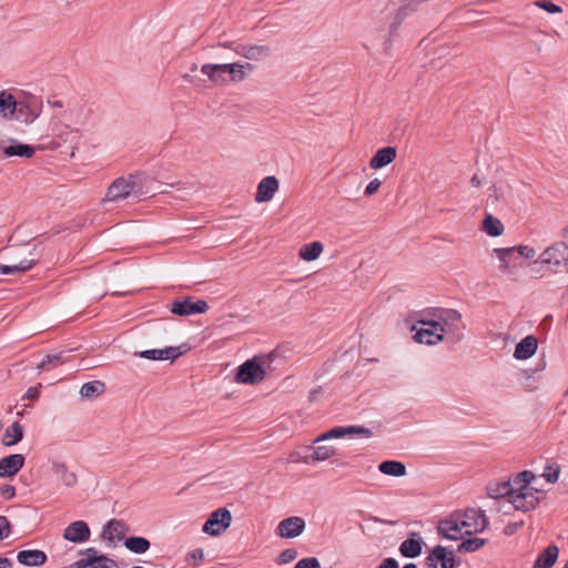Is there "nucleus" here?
I'll return each instance as SVG.
<instances>
[{
  "label": "nucleus",
  "mask_w": 568,
  "mask_h": 568,
  "mask_svg": "<svg viewBox=\"0 0 568 568\" xmlns=\"http://www.w3.org/2000/svg\"><path fill=\"white\" fill-rule=\"evenodd\" d=\"M0 494L4 499L10 500L16 496V488L12 485L4 484L0 488Z\"/></svg>",
  "instance_id": "52"
},
{
  "label": "nucleus",
  "mask_w": 568,
  "mask_h": 568,
  "mask_svg": "<svg viewBox=\"0 0 568 568\" xmlns=\"http://www.w3.org/2000/svg\"><path fill=\"white\" fill-rule=\"evenodd\" d=\"M80 136V131L78 129H72L70 125L64 124L54 134V138L51 142V148L57 149L64 144H69L72 150H74L79 144Z\"/></svg>",
  "instance_id": "15"
},
{
  "label": "nucleus",
  "mask_w": 568,
  "mask_h": 568,
  "mask_svg": "<svg viewBox=\"0 0 568 568\" xmlns=\"http://www.w3.org/2000/svg\"><path fill=\"white\" fill-rule=\"evenodd\" d=\"M509 501L513 504L515 509L521 511H529L534 509L538 503V498L530 490H514Z\"/></svg>",
  "instance_id": "19"
},
{
  "label": "nucleus",
  "mask_w": 568,
  "mask_h": 568,
  "mask_svg": "<svg viewBox=\"0 0 568 568\" xmlns=\"http://www.w3.org/2000/svg\"><path fill=\"white\" fill-rule=\"evenodd\" d=\"M456 515L468 536L484 531L488 525V519L481 509L467 508L463 513H456Z\"/></svg>",
  "instance_id": "5"
},
{
  "label": "nucleus",
  "mask_w": 568,
  "mask_h": 568,
  "mask_svg": "<svg viewBox=\"0 0 568 568\" xmlns=\"http://www.w3.org/2000/svg\"><path fill=\"white\" fill-rule=\"evenodd\" d=\"M354 435L369 438L373 435V433L369 428H366L364 426H357V425L336 426V427H333L332 429L325 432L324 434L320 435L318 437H316L314 439V444L317 445L318 443L327 440V439H338V438H344L345 436H354Z\"/></svg>",
  "instance_id": "10"
},
{
  "label": "nucleus",
  "mask_w": 568,
  "mask_h": 568,
  "mask_svg": "<svg viewBox=\"0 0 568 568\" xmlns=\"http://www.w3.org/2000/svg\"><path fill=\"white\" fill-rule=\"evenodd\" d=\"M514 490H515V487L513 486L510 480L490 483L487 486V495L490 498H495V499L507 497L509 500L511 495L514 494Z\"/></svg>",
  "instance_id": "29"
},
{
  "label": "nucleus",
  "mask_w": 568,
  "mask_h": 568,
  "mask_svg": "<svg viewBox=\"0 0 568 568\" xmlns=\"http://www.w3.org/2000/svg\"><path fill=\"white\" fill-rule=\"evenodd\" d=\"M254 65L250 62L234 63H206L201 67V72L216 85H225L227 82H242L246 72H252Z\"/></svg>",
  "instance_id": "1"
},
{
  "label": "nucleus",
  "mask_w": 568,
  "mask_h": 568,
  "mask_svg": "<svg viewBox=\"0 0 568 568\" xmlns=\"http://www.w3.org/2000/svg\"><path fill=\"white\" fill-rule=\"evenodd\" d=\"M559 475H560V466L556 463L546 465L545 470L542 473V477L548 483H551V484H554L558 480Z\"/></svg>",
  "instance_id": "45"
},
{
  "label": "nucleus",
  "mask_w": 568,
  "mask_h": 568,
  "mask_svg": "<svg viewBox=\"0 0 568 568\" xmlns=\"http://www.w3.org/2000/svg\"><path fill=\"white\" fill-rule=\"evenodd\" d=\"M124 546L134 554H144L151 544L144 537H129L124 540Z\"/></svg>",
  "instance_id": "38"
},
{
  "label": "nucleus",
  "mask_w": 568,
  "mask_h": 568,
  "mask_svg": "<svg viewBox=\"0 0 568 568\" xmlns=\"http://www.w3.org/2000/svg\"><path fill=\"white\" fill-rule=\"evenodd\" d=\"M231 511L224 507L214 510L203 525L202 530L210 536H220L231 525Z\"/></svg>",
  "instance_id": "8"
},
{
  "label": "nucleus",
  "mask_w": 568,
  "mask_h": 568,
  "mask_svg": "<svg viewBox=\"0 0 568 568\" xmlns=\"http://www.w3.org/2000/svg\"><path fill=\"white\" fill-rule=\"evenodd\" d=\"M378 568H398V562L394 558L388 557L381 562Z\"/></svg>",
  "instance_id": "56"
},
{
  "label": "nucleus",
  "mask_w": 568,
  "mask_h": 568,
  "mask_svg": "<svg viewBox=\"0 0 568 568\" xmlns=\"http://www.w3.org/2000/svg\"><path fill=\"white\" fill-rule=\"evenodd\" d=\"M219 45L231 49L236 54L251 61H261L271 54V49L267 45H257L248 43H237L236 45H234V42L219 43Z\"/></svg>",
  "instance_id": "9"
},
{
  "label": "nucleus",
  "mask_w": 568,
  "mask_h": 568,
  "mask_svg": "<svg viewBox=\"0 0 568 568\" xmlns=\"http://www.w3.org/2000/svg\"><path fill=\"white\" fill-rule=\"evenodd\" d=\"M514 247L508 248H495L494 253L497 255V257L500 260L501 265L500 268L503 271H506L508 268V256L514 252Z\"/></svg>",
  "instance_id": "46"
},
{
  "label": "nucleus",
  "mask_w": 568,
  "mask_h": 568,
  "mask_svg": "<svg viewBox=\"0 0 568 568\" xmlns=\"http://www.w3.org/2000/svg\"><path fill=\"white\" fill-rule=\"evenodd\" d=\"M336 455V448L333 445H317L311 455L312 462H324Z\"/></svg>",
  "instance_id": "40"
},
{
  "label": "nucleus",
  "mask_w": 568,
  "mask_h": 568,
  "mask_svg": "<svg viewBox=\"0 0 568 568\" xmlns=\"http://www.w3.org/2000/svg\"><path fill=\"white\" fill-rule=\"evenodd\" d=\"M559 549L556 545H549L536 559L531 568H551L557 558Z\"/></svg>",
  "instance_id": "30"
},
{
  "label": "nucleus",
  "mask_w": 568,
  "mask_h": 568,
  "mask_svg": "<svg viewBox=\"0 0 568 568\" xmlns=\"http://www.w3.org/2000/svg\"><path fill=\"white\" fill-rule=\"evenodd\" d=\"M85 555L87 568H119L115 560L105 555H99L95 548H88Z\"/></svg>",
  "instance_id": "23"
},
{
  "label": "nucleus",
  "mask_w": 568,
  "mask_h": 568,
  "mask_svg": "<svg viewBox=\"0 0 568 568\" xmlns=\"http://www.w3.org/2000/svg\"><path fill=\"white\" fill-rule=\"evenodd\" d=\"M34 258L30 260H22L18 264L14 265H1L0 264V274H13V273H20L31 270L36 264Z\"/></svg>",
  "instance_id": "39"
},
{
  "label": "nucleus",
  "mask_w": 568,
  "mask_h": 568,
  "mask_svg": "<svg viewBox=\"0 0 568 568\" xmlns=\"http://www.w3.org/2000/svg\"><path fill=\"white\" fill-rule=\"evenodd\" d=\"M315 397H316V392L315 390L311 392L310 398L313 400V399H315Z\"/></svg>",
  "instance_id": "64"
},
{
  "label": "nucleus",
  "mask_w": 568,
  "mask_h": 568,
  "mask_svg": "<svg viewBox=\"0 0 568 568\" xmlns=\"http://www.w3.org/2000/svg\"><path fill=\"white\" fill-rule=\"evenodd\" d=\"M203 556H204L203 550H202L201 548H196V549H194V550L190 554V559H189V561H190L191 559H192V560H194V561H196V560H202V559H203Z\"/></svg>",
  "instance_id": "57"
},
{
  "label": "nucleus",
  "mask_w": 568,
  "mask_h": 568,
  "mask_svg": "<svg viewBox=\"0 0 568 568\" xmlns=\"http://www.w3.org/2000/svg\"><path fill=\"white\" fill-rule=\"evenodd\" d=\"M517 251L521 256L526 258H532L536 255L535 248L528 245H519L517 247Z\"/></svg>",
  "instance_id": "53"
},
{
  "label": "nucleus",
  "mask_w": 568,
  "mask_h": 568,
  "mask_svg": "<svg viewBox=\"0 0 568 568\" xmlns=\"http://www.w3.org/2000/svg\"><path fill=\"white\" fill-rule=\"evenodd\" d=\"M521 526H523V521H520V523H510V524H508V525H506V526H505V528H504V534H505L506 536H511V535H514V534L518 530V528H519V527H521Z\"/></svg>",
  "instance_id": "55"
},
{
  "label": "nucleus",
  "mask_w": 568,
  "mask_h": 568,
  "mask_svg": "<svg viewBox=\"0 0 568 568\" xmlns=\"http://www.w3.org/2000/svg\"><path fill=\"white\" fill-rule=\"evenodd\" d=\"M186 349L181 351V347L169 346L163 349H148L136 353L138 356L142 358H146L150 361H163L171 359L174 361L179 356H181Z\"/></svg>",
  "instance_id": "21"
},
{
  "label": "nucleus",
  "mask_w": 568,
  "mask_h": 568,
  "mask_svg": "<svg viewBox=\"0 0 568 568\" xmlns=\"http://www.w3.org/2000/svg\"><path fill=\"white\" fill-rule=\"evenodd\" d=\"M0 568H12V561L6 557H0Z\"/></svg>",
  "instance_id": "58"
},
{
  "label": "nucleus",
  "mask_w": 568,
  "mask_h": 568,
  "mask_svg": "<svg viewBox=\"0 0 568 568\" xmlns=\"http://www.w3.org/2000/svg\"><path fill=\"white\" fill-rule=\"evenodd\" d=\"M48 103L52 106V108H63V102L61 100H49Z\"/></svg>",
  "instance_id": "59"
},
{
  "label": "nucleus",
  "mask_w": 568,
  "mask_h": 568,
  "mask_svg": "<svg viewBox=\"0 0 568 568\" xmlns=\"http://www.w3.org/2000/svg\"><path fill=\"white\" fill-rule=\"evenodd\" d=\"M403 568H417V566L413 562L406 564Z\"/></svg>",
  "instance_id": "63"
},
{
  "label": "nucleus",
  "mask_w": 568,
  "mask_h": 568,
  "mask_svg": "<svg viewBox=\"0 0 568 568\" xmlns=\"http://www.w3.org/2000/svg\"><path fill=\"white\" fill-rule=\"evenodd\" d=\"M294 568H321V564L317 558L307 557L298 560Z\"/></svg>",
  "instance_id": "49"
},
{
  "label": "nucleus",
  "mask_w": 568,
  "mask_h": 568,
  "mask_svg": "<svg viewBox=\"0 0 568 568\" xmlns=\"http://www.w3.org/2000/svg\"><path fill=\"white\" fill-rule=\"evenodd\" d=\"M10 523L7 517L0 516V540L6 539L10 535Z\"/></svg>",
  "instance_id": "50"
},
{
  "label": "nucleus",
  "mask_w": 568,
  "mask_h": 568,
  "mask_svg": "<svg viewBox=\"0 0 568 568\" xmlns=\"http://www.w3.org/2000/svg\"><path fill=\"white\" fill-rule=\"evenodd\" d=\"M562 237L568 241V225L562 229Z\"/></svg>",
  "instance_id": "62"
},
{
  "label": "nucleus",
  "mask_w": 568,
  "mask_h": 568,
  "mask_svg": "<svg viewBox=\"0 0 568 568\" xmlns=\"http://www.w3.org/2000/svg\"><path fill=\"white\" fill-rule=\"evenodd\" d=\"M90 114L91 111L83 103L73 102L68 104L63 118L74 124L83 125L89 121Z\"/></svg>",
  "instance_id": "22"
},
{
  "label": "nucleus",
  "mask_w": 568,
  "mask_h": 568,
  "mask_svg": "<svg viewBox=\"0 0 568 568\" xmlns=\"http://www.w3.org/2000/svg\"><path fill=\"white\" fill-rule=\"evenodd\" d=\"M278 189V180L273 176H265L257 185L255 201L257 203L268 202L273 199L274 193Z\"/></svg>",
  "instance_id": "20"
},
{
  "label": "nucleus",
  "mask_w": 568,
  "mask_h": 568,
  "mask_svg": "<svg viewBox=\"0 0 568 568\" xmlns=\"http://www.w3.org/2000/svg\"><path fill=\"white\" fill-rule=\"evenodd\" d=\"M437 532L449 540H458L466 535L464 528L459 524V518L456 513H454L449 518L438 521Z\"/></svg>",
  "instance_id": "13"
},
{
  "label": "nucleus",
  "mask_w": 568,
  "mask_h": 568,
  "mask_svg": "<svg viewBox=\"0 0 568 568\" xmlns=\"http://www.w3.org/2000/svg\"><path fill=\"white\" fill-rule=\"evenodd\" d=\"M17 559L23 566L40 567L45 564L47 555L38 549L21 550L18 552Z\"/></svg>",
  "instance_id": "24"
},
{
  "label": "nucleus",
  "mask_w": 568,
  "mask_h": 568,
  "mask_svg": "<svg viewBox=\"0 0 568 568\" xmlns=\"http://www.w3.org/2000/svg\"><path fill=\"white\" fill-rule=\"evenodd\" d=\"M378 470L385 475L402 477L406 475V467L398 460H385L378 465Z\"/></svg>",
  "instance_id": "33"
},
{
  "label": "nucleus",
  "mask_w": 568,
  "mask_h": 568,
  "mask_svg": "<svg viewBox=\"0 0 568 568\" xmlns=\"http://www.w3.org/2000/svg\"><path fill=\"white\" fill-rule=\"evenodd\" d=\"M138 180L139 175L134 174L115 179L108 189L105 200L115 202L128 197L132 193H141V184Z\"/></svg>",
  "instance_id": "4"
},
{
  "label": "nucleus",
  "mask_w": 568,
  "mask_h": 568,
  "mask_svg": "<svg viewBox=\"0 0 568 568\" xmlns=\"http://www.w3.org/2000/svg\"><path fill=\"white\" fill-rule=\"evenodd\" d=\"M535 4L538 8L542 9L549 13H561L562 12V8L560 6H557L549 0H538L535 2Z\"/></svg>",
  "instance_id": "48"
},
{
  "label": "nucleus",
  "mask_w": 568,
  "mask_h": 568,
  "mask_svg": "<svg viewBox=\"0 0 568 568\" xmlns=\"http://www.w3.org/2000/svg\"><path fill=\"white\" fill-rule=\"evenodd\" d=\"M436 322H440L443 335H453L454 341H460L465 325L462 323V315L456 310L435 308L432 312Z\"/></svg>",
  "instance_id": "3"
},
{
  "label": "nucleus",
  "mask_w": 568,
  "mask_h": 568,
  "mask_svg": "<svg viewBox=\"0 0 568 568\" xmlns=\"http://www.w3.org/2000/svg\"><path fill=\"white\" fill-rule=\"evenodd\" d=\"M399 551L406 558H416L422 554V540L408 538L400 544Z\"/></svg>",
  "instance_id": "34"
},
{
  "label": "nucleus",
  "mask_w": 568,
  "mask_h": 568,
  "mask_svg": "<svg viewBox=\"0 0 568 568\" xmlns=\"http://www.w3.org/2000/svg\"><path fill=\"white\" fill-rule=\"evenodd\" d=\"M486 542V539L479 538V537H471L468 539L463 540L459 545L457 550L459 552H474L478 549H480Z\"/></svg>",
  "instance_id": "43"
},
{
  "label": "nucleus",
  "mask_w": 568,
  "mask_h": 568,
  "mask_svg": "<svg viewBox=\"0 0 568 568\" xmlns=\"http://www.w3.org/2000/svg\"><path fill=\"white\" fill-rule=\"evenodd\" d=\"M23 438V427L19 422H14L10 425L2 437V444L7 447L17 445Z\"/></svg>",
  "instance_id": "31"
},
{
  "label": "nucleus",
  "mask_w": 568,
  "mask_h": 568,
  "mask_svg": "<svg viewBox=\"0 0 568 568\" xmlns=\"http://www.w3.org/2000/svg\"><path fill=\"white\" fill-rule=\"evenodd\" d=\"M417 323L426 325L428 328L417 329L416 326H413V331H416L414 335L416 342L426 345H436L444 339L440 322H436V320H417Z\"/></svg>",
  "instance_id": "7"
},
{
  "label": "nucleus",
  "mask_w": 568,
  "mask_h": 568,
  "mask_svg": "<svg viewBox=\"0 0 568 568\" xmlns=\"http://www.w3.org/2000/svg\"><path fill=\"white\" fill-rule=\"evenodd\" d=\"M537 351V338L532 335L524 337L517 345L514 352V357L517 359H528Z\"/></svg>",
  "instance_id": "26"
},
{
  "label": "nucleus",
  "mask_w": 568,
  "mask_h": 568,
  "mask_svg": "<svg viewBox=\"0 0 568 568\" xmlns=\"http://www.w3.org/2000/svg\"><path fill=\"white\" fill-rule=\"evenodd\" d=\"M323 252V244L318 241L303 245L300 250V257L304 261H315Z\"/></svg>",
  "instance_id": "36"
},
{
  "label": "nucleus",
  "mask_w": 568,
  "mask_h": 568,
  "mask_svg": "<svg viewBox=\"0 0 568 568\" xmlns=\"http://www.w3.org/2000/svg\"><path fill=\"white\" fill-rule=\"evenodd\" d=\"M21 111V102H18L14 97L7 92H0V114L3 118H11L16 114V111Z\"/></svg>",
  "instance_id": "28"
},
{
  "label": "nucleus",
  "mask_w": 568,
  "mask_h": 568,
  "mask_svg": "<svg viewBox=\"0 0 568 568\" xmlns=\"http://www.w3.org/2000/svg\"><path fill=\"white\" fill-rule=\"evenodd\" d=\"M425 1L426 0H407V2L398 10V12H397L398 21L396 23L392 24V27H390L392 31L400 22L402 19H404L409 12L415 11L417 6Z\"/></svg>",
  "instance_id": "44"
},
{
  "label": "nucleus",
  "mask_w": 568,
  "mask_h": 568,
  "mask_svg": "<svg viewBox=\"0 0 568 568\" xmlns=\"http://www.w3.org/2000/svg\"><path fill=\"white\" fill-rule=\"evenodd\" d=\"M24 109H27V105L21 102V111L17 110L16 114L13 116H16V119L19 120L21 118V114L23 113Z\"/></svg>",
  "instance_id": "61"
},
{
  "label": "nucleus",
  "mask_w": 568,
  "mask_h": 568,
  "mask_svg": "<svg viewBox=\"0 0 568 568\" xmlns=\"http://www.w3.org/2000/svg\"><path fill=\"white\" fill-rule=\"evenodd\" d=\"M297 557V550L295 548H288L283 550L277 558L278 565H285L292 562Z\"/></svg>",
  "instance_id": "47"
},
{
  "label": "nucleus",
  "mask_w": 568,
  "mask_h": 568,
  "mask_svg": "<svg viewBox=\"0 0 568 568\" xmlns=\"http://www.w3.org/2000/svg\"><path fill=\"white\" fill-rule=\"evenodd\" d=\"M105 389V385L101 381H92L84 383L80 389V395L83 398H94L101 395Z\"/></svg>",
  "instance_id": "37"
},
{
  "label": "nucleus",
  "mask_w": 568,
  "mask_h": 568,
  "mask_svg": "<svg viewBox=\"0 0 568 568\" xmlns=\"http://www.w3.org/2000/svg\"><path fill=\"white\" fill-rule=\"evenodd\" d=\"M90 536V528L83 520L71 523L63 531V538L75 544L88 541Z\"/></svg>",
  "instance_id": "17"
},
{
  "label": "nucleus",
  "mask_w": 568,
  "mask_h": 568,
  "mask_svg": "<svg viewBox=\"0 0 568 568\" xmlns=\"http://www.w3.org/2000/svg\"><path fill=\"white\" fill-rule=\"evenodd\" d=\"M470 182L475 187H478L481 184L479 178L476 174L471 178Z\"/></svg>",
  "instance_id": "60"
},
{
  "label": "nucleus",
  "mask_w": 568,
  "mask_h": 568,
  "mask_svg": "<svg viewBox=\"0 0 568 568\" xmlns=\"http://www.w3.org/2000/svg\"><path fill=\"white\" fill-rule=\"evenodd\" d=\"M535 479V474L529 470H524L517 474L510 483L516 490H530L528 485Z\"/></svg>",
  "instance_id": "41"
},
{
  "label": "nucleus",
  "mask_w": 568,
  "mask_h": 568,
  "mask_svg": "<svg viewBox=\"0 0 568 568\" xmlns=\"http://www.w3.org/2000/svg\"><path fill=\"white\" fill-rule=\"evenodd\" d=\"M26 458L22 454H11L0 459V477H13L24 466Z\"/></svg>",
  "instance_id": "18"
},
{
  "label": "nucleus",
  "mask_w": 568,
  "mask_h": 568,
  "mask_svg": "<svg viewBox=\"0 0 568 568\" xmlns=\"http://www.w3.org/2000/svg\"><path fill=\"white\" fill-rule=\"evenodd\" d=\"M40 387H41V384L39 386L29 387L28 390L26 392L23 398L30 399V400L38 399L40 396Z\"/></svg>",
  "instance_id": "54"
},
{
  "label": "nucleus",
  "mask_w": 568,
  "mask_h": 568,
  "mask_svg": "<svg viewBox=\"0 0 568 568\" xmlns=\"http://www.w3.org/2000/svg\"><path fill=\"white\" fill-rule=\"evenodd\" d=\"M128 531L129 526L126 523L119 519H111L104 525L101 537L103 540L114 544L115 541H121Z\"/></svg>",
  "instance_id": "16"
},
{
  "label": "nucleus",
  "mask_w": 568,
  "mask_h": 568,
  "mask_svg": "<svg viewBox=\"0 0 568 568\" xmlns=\"http://www.w3.org/2000/svg\"><path fill=\"white\" fill-rule=\"evenodd\" d=\"M397 151L394 146L379 149L369 161V166L374 170L382 169L396 159Z\"/></svg>",
  "instance_id": "25"
},
{
  "label": "nucleus",
  "mask_w": 568,
  "mask_h": 568,
  "mask_svg": "<svg viewBox=\"0 0 568 568\" xmlns=\"http://www.w3.org/2000/svg\"><path fill=\"white\" fill-rule=\"evenodd\" d=\"M209 305L204 300L193 302L191 297L183 300H174L172 302L171 312L179 316H186L192 314H203L207 311Z\"/></svg>",
  "instance_id": "12"
},
{
  "label": "nucleus",
  "mask_w": 568,
  "mask_h": 568,
  "mask_svg": "<svg viewBox=\"0 0 568 568\" xmlns=\"http://www.w3.org/2000/svg\"><path fill=\"white\" fill-rule=\"evenodd\" d=\"M52 470L67 487H72L78 481L77 475L64 463L53 462Z\"/></svg>",
  "instance_id": "32"
},
{
  "label": "nucleus",
  "mask_w": 568,
  "mask_h": 568,
  "mask_svg": "<svg viewBox=\"0 0 568 568\" xmlns=\"http://www.w3.org/2000/svg\"><path fill=\"white\" fill-rule=\"evenodd\" d=\"M483 230L490 236H499L504 232V225L499 219L487 213L483 221Z\"/></svg>",
  "instance_id": "35"
},
{
  "label": "nucleus",
  "mask_w": 568,
  "mask_h": 568,
  "mask_svg": "<svg viewBox=\"0 0 568 568\" xmlns=\"http://www.w3.org/2000/svg\"><path fill=\"white\" fill-rule=\"evenodd\" d=\"M274 354L270 353L268 355L254 357L253 359H247L237 368L236 381L242 384L255 385L264 381L265 371L263 365L270 363L273 358Z\"/></svg>",
  "instance_id": "2"
},
{
  "label": "nucleus",
  "mask_w": 568,
  "mask_h": 568,
  "mask_svg": "<svg viewBox=\"0 0 568 568\" xmlns=\"http://www.w3.org/2000/svg\"><path fill=\"white\" fill-rule=\"evenodd\" d=\"M426 568H455L456 558L453 551H448L446 547H434L425 559Z\"/></svg>",
  "instance_id": "11"
},
{
  "label": "nucleus",
  "mask_w": 568,
  "mask_h": 568,
  "mask_svg": "<svg viewBox=\"0 0 568 568\" xmlns=\"http://www.w3.org/2000/svg\"><path fill=\"white\" fill-rule=\"evenodd\" d=\"M381 185H382V182H381L378 179H374V180H372V181L367 184V186H366V189H365V191H364V194H365L366 196H372V195H374L375 193H377V192H378V190H379Z\"/></svg>",
  "instance_id": "51"
},
{
  "label": "nucleus",
  "mask_w": 568,
  "mask_h": 568,
  "mask_svg": "<svg viewBox=\"0 0 568 568\" xmlns=\"http://www.w3.org/2000/svg\"><path fill=\"white\" fill-rule=\"evenodd\" d=\"M65 362V358L63 357V352L47 355L42 362L38 365L39 369L42 371H49L51 368L58 367L59 365H62Z\"/></svg>",
  "instance_id": "42"
},
{
  "label": "nucleus",
  "mask_w": 568,
  "mask_h": 568,
  "mask_svg": "<svg viewBox=\"0 0 568 568\" xmlns=\"http://www.w3.org/2000/svg\"><path fill=\"white\" fill-rule=\"evenodd\" d=\"M547 264L555 267L566 266L568 263V244L565 241L548 246L532 265Z\"/></svg>",
  "instance_id": "6"
},
{
  "label": "nucleus",
  "mask_w": 568,
  "mask_h": 568,
  "mask_svg": "<svg viewBox=\"0 0 568 568\" xmlns=\"http://www.w3.org/2000/svg\"><path fill=\"white\" fill-rule=\"evenodd\" d=\"M3 154L7 158L11 156H21V158H32L34 154V148L28 144H22L17 140H10L9 145H2Z\"/></svg>",
  "instance_id": "27"
},
{
  "label": "nucleus",
  "mask_w": 568,
  "mask_h": 568,
  "mask_svg": "<svg viewBox=\"0 0 568 568\" xmlns=\"http://www.w3.org/2000/svg\"><path fill=\"white\" fill-rule=\"evenodd\" d=\"M305 529V520L298 516H291L282 521L276 527V534L282 538H295L302 535Z\"/></svg>",
  "instance_id": "14"
}]
</instances>
